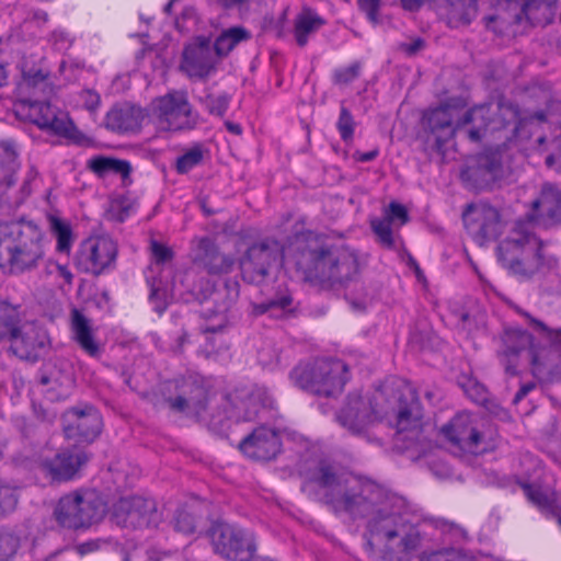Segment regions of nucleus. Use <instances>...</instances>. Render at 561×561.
<instances>
[{
  "mask_svg": "<svg viewBox=\"0 0 561 561\" xmlns=\"http://www.w3.org/2000/svg\"><path fill=\"white\" fill-rule=\"evenodd\" d=\"M317 489L335 514L367 518V546L387 561H410L419 548L417 528L401 513V501L376 482L348 473H339L320 463L302 485Z\"/></svg>",
  "mask_w": 561,
  "mask_h": 561,
  "instance_id": "nucleus-1",
  "label": "nucleus"
},
{
  "mask_svg": "<svg viewBox=\"0 0 561 561\" xmlns=\"http://www.w3.org/2000/svg\"><path fill=\"white\" fill-rule=\"evenodd\" d=\"M520 314L530 332L520 328H507L501 335L499 358L510 375H516L523 364L541 379L561 375V327L552 328L519 307Z\"/></svg>",
  "mask_w": 561,
  "mask_h": 561,
  "instance_id": "nucleus-2",
  "label": "nucleus"
},
{
  "mask_svg": "<svg viewBox=\"0 0 561 561\" xmlns=\"http://www.w3.org/2000/svg\"><path fill=\"white\" fill-rule=\"evenodd\" d=\"M460 102H448L430 110L424 115L425 126L433 137L437 151L454 138L456 130L467 128V137L472 142L482 140L488 130L495 131L512 126L515 135L526 123L518 106L512 103L482 104L469 110L462 118Z\"/></svg>",
  "mask_w": 561,
  "mask_h": 561,
  "instance_id": "nucleus-3",
  "label": "nucleus"
},
{
  "mask_svg": "<svg viewBox=\"0 0 561 561\" xmlns=\"http://www.w3.org/2000/svg\"><path fill=\"white\" fill-rule=\"evenodd\" d=\"M295 265L305 282L319 289H332L357 278V253L347 247H331L317 237L299 242Z\"/></svg>",
  "mask_w": 561,
  "mask_h": 561,
  "instance_id": "nucleus-4",
  "label": "nucleus"
},
{
  "mask_svg": "<svg viewBox=\"0 0 561 561\" xmlns=\"http://www.w3.org/2000/svg\"><path fill=\"white\" fill-rule=\"evenodd\" d=\"M45 256L44 234L32 221L0 222V270L20 274L36 268Z\"/></svg>",
  "mask_w": 561,
  "mask_h": 561,
  "instance_id": "nucleus-5",
  "label": "nucleus"
},
{
  "mask_svg": "<svg viewBox=\"0 0 561 561\" xmlns=\"http://www.w3.org/2000/svg\"><path fill=\"white\" fill-rule=\"evenodd\" d=\"M497 256L505 268L520 277H531L542 268H552L558 264L556 255L547 250L546 243L523 225L514 228L500 242Z\"/></svg>",
  "mask_w": 561,
  "mask_h": 561,
  "instance_id": "nucleus-6",
  "label": "nucleus"
},
{
  "mask_svg": "<svg viewBox=\"0 0 561 561\" xmlns=\"http://www.w3.org/2000/svg\"><path fill=\"white\" fill-rule=\"evenodd\" d=\"M347 373L346 364L340 359H318L297 365L290 373V379L302 390L330 397L342 391Z\"/></svg>",
  "mask_w": 561,
  "mask_h": 561,
  "instance_id": "nucleus-7",
  "label": "nucleus"
},
{
  "mask_svg": "<svg viewBox=\"0 0 561 561\" xmlns=\"http://www.w3.org/2000/svg\"><path fill=\"white\" fill-rule=\"evenodd\" d=\"M164 390L168 393L165 402L172 411L198 421L221 424V420L216 421L215 414L209 411L208 391L196 377L185 376L168 381Z\"/></svg>",
  "mask_w": 561,
  "mask_h": 561,
  "instance_id": "nucleus-8",
  "label": "nucleus"
},
{
  "mask_svg": "<svg viewBox=\"0 0 561 561\" xmlns=\"http://www.w3.org/2000/svg\"><path fill=\"white\" fill-rule=\"evenodd\" d=\"M104 512V503L95 492L75 491L60 497L54 515L60 526L78 529L99 522Z\"/></svg>",
  "mask_w": 561,
  "mask_h": 561,
  "instance_id": "nucleus-9",
  "label": "nucleus"
},
{
  "mask_svg": "<svg viewBox=\"0 0 561 561\" xmlns=\"http://www.w3.org/2000/svg\"><path fill=\"white\" fill-rule=\"evenodd\" d=\"M152 106L153 115L161 129L190 130L199 123V115L193 111L185 92H170L154 100Z\"/></svg>",
  "mask_w": 561,
  "mask_h": 561,
  "instance_id": "nucleus-10",
  "label": "nucleus"
},
{
  "mask_svg": "<svg viewBox=\"0 0 561 561\" xmlns=\"http://www.w3.org/2000/svg\"><path fill=\"white\" fill-rule=\"evenodd\" d=\"M283 256L282 244L272 238L263 239L248 248L240 260L243 280L250 284H262Z\"/></svg>",
  "mask_w": 561,
  "mask_h": 561,
  "instance_id": "nucleus-11",
  "label": "nucleus"
},
{
  "mask_svg": "<svg viewBox=\"0 0 561 561\" xmlns=\"http://www.w3.org/2000/svg\"><path fill=\"white\" fill-rule=\"evenodd\" d=\"M381 397V393H377L374 398L364 397L357 392L350 393L336 413V421L350 433L354 435L363 434L369 426L385 416L386 412L374 402Z\"/></svg>",
  "mask_w": 561,
  "mask_h": 561,
  "instance_id": "nucleus-12",
  "label": "nucleus"
},
{
  "mask_svg": "<svg viewBox=\"0 0 561 561\" xmlns=\"http://www.w3.org/2000/svg\"><path fill=\"white\" fill-rule=\"evenodd\" d=\"M216 553L228 560L247 561L255 550L250 533L237 525L216 522L208 530Z\"/></svg>",
  "mask_w": 561,
  "mask_h": 561,
  "instance_id": "nucleus-13",
  "label": "nucleus"
},
{
  "mask_svg": "<svg viewBox=\"0 0 561 561\" xmlns=\"http://www.w3.org/2000/svg\"><path fill=\"white\" fill-rule=\"evenodd\" d=\"M117 253V244L111 237L91 236L80 243L76 265L81 272L99 276L114 268Z\"/></svg>",
  "mask_w": 561,
  "mask_h": 561,
  "instance_id": "nucleus-14",
  "label": "nucleus"
},
{
  "mask_svg": "<svg viewBox=\"0 0 561 561\" xmlns=\"http://www.w3.org/2000/svg\"><path fill=\"white\" fill-rule=\"evenodd\" d=\"M508 171L500 150H486L471 158L461 170V180L472 190H486L502 181Z\"/></svg>",
  "mask_w": 561,
  "mask_h": 561,
  "instance_id": "nucleus-15",
  "label": "nucleus"
},
{
  "mask_svg": "<svg viewBox=\"0 0 561 561\" xmlns=\"http://www.w3.org/2000/svg\"><path fill=\"white\" fill-rule=\"evenodd\" d=\"M272 405L267 390L255 385L240 386L226 397L227 417L239 422L254 421L262 408Z\"/></svg>",
  "mask_w": 561,
  "mask_h": 561,
  "instance_id": "nucleus-16",
  "label": "nucleus"
},
{
  "mask_svg": "<svg viewBox=\"0 0 561 561\" xmlns=\"http://www.w3.org/2000/svg\"><path fill=\"white\" fill-rule=\"evenodd\" d=\"M462 220L468 233L481 244L496 239L504 227L499 209L483 202L468 205Z\"/></svg>",
  "mask_w": 561,
  "mask_h": 561,
  "instance_id": "nucleus-17",
  "label": "nucleus"
},
{
  "mask_svg": "<svg viewBox=\"0 0 561 561\" xmlns=\"http://www.w3.org/2000/svg\"><path fill=\"white\" fill-rule=\"evenodd\" d=\"M18 113L42 129L67 136L72 129L68 114L49 102L24 99L18 103Z\"/></svg>",
  "mask_w": 561,
  "mask_h": 561,
  "instance_id": "nucleus-18",
  "label": "nucleus"
},
{
  "mask_svg": "<svg viewBox=\"0 0 561 561\" xmlns=\"http://www.w3.org/2000/svg\"><path fill=\"white\" fill-rule=\"evenodd\" d=\"M438 433L455 453L477 454L483 440L472 416L466 412L456 414Z\"/></svg>",
  "mask_w": 561,
  "mask_h": 561,
  "instance_id": "nucleus-19",
  "label": "nucleus"
},
{
  "mask_svg": "<svg viewBox=\"0 0 561 561\" xmlns=\"http://www.w3.org/2000/svg\"><path fill=\"white\" fill-rule=\"evenodd\" d=\"M114 516L117 524L131 528L156 526L161 519L156 502L142 496L121 499L115 506Z\"/></svg>",
  "mask_w": 561,
  "mask_h": 561,
  "instance_id": "nucleus-20",
  "label": "nucleus"
},
{
  "mask_svg": "<svg viewBox=\"0 0 561 561\" xmlns=\"http://www.w3.org/2000/svg\"><path fill=\"white\" fill-rule=\"evenodd\" d=\"M64 417V432L68 439H75L77 443H91L101 433L102 417L92 407L73 408L67 411Z\"/></svg>",
  "mask_w": 561,
  "mask_h": 561,
  "instance_id": "nucleus-21",
  "label": "nucleus"
},
{
  "mask_svg": "<svg viewBox=\"0 0 561 561\" xmlns=\"http://www.w3.org/2000/svg\"><path fill=\"white\" fill-rule=\"evenodd\" d=\"M528 218L545 228L561 225V190L551 183H545L530 204Z\"/></svg>",
  "mask_w": 561,
  "mask_h": 561,
  "instance_id": "nucleus-22",
  "label": "nucleus"
},
{
  "mask_svg": "<svg viewBox=\"0 0 561 561\" xmlns=\"http://www.w3.org/2000/svg\"><path fill=\"white\" fill-rule=\"evenodd\" d=\"M218 58L206 42L187 45L180 69L192 79H206L216 71Z\"/></svg>",
  "mask_w": 561,
  "mask_h": 561,
  "instance_id": "nucleus-23",
  "label": "nucleus"
},
{
  "mask_svg": "<svg viewBox=\"0 0 561 561\" xmlns=\"http://www.w3.org/2000/svg\"><path fill=\"white\" fill-rule=\"evenodd\" d=\"M240 449L251 459L271 460L280 450V439L274 430L261 426L241 440Z\"/></svg>",
  "mask_w": 561,
  "mask_h": 561,
  "instance_id": "nucleus-24",
  "label": "nucleus"
},
{
  "mask_svg": "<svg viewBox=\"0 0 561 561\" xmlns=\"http://www.w3.org/2000/svg\"><path fill=\"white\" fill-rule=\"evenodd\" d=\"M422 420V405L412 393L409 400H400L396 416V428L398 434H407L408 439L417 438L423 427Z\"/></svg>",
  "mask_w": 561,
  "mask_h": 561,
  "instance_id": "nucleus-25",
  "label": "nucleus"
},
{
  "mask_svg": "<svg viewBox=\"0 0 561 561\" xmlns=\"http://www.w3.org/2000/svg\"><path fill=\"white\" fill-rule=\"evenodd\" d=\"M541 8H547V4L543 0H525L520 12H515L512 14L511 12L506 11L495 15H489L484 18V23L489 30L503 35L510 32V28L513 24L520 23L523 15H525L528 20L535 19V12L539 11Z\"/></svg>",
  "mask_w": 561,
  "mask_h": 561,
  "instance_id": "nucleus-26",
  "label": "nucleus"
},
{
  "mask_svg": "<svg viewBox=\"0 0 561 561\" xmlns=\"http://www.w3.org/2000/svg\"><path fill=\"white\" fill-rule=\"evenodd\" d=\"M142 118L140 107L125 103L116 105L107 112L105 126L117 133L134 131L140 127Z\"/></svg>",
  "mask_w": 561,
  "mask_h": 561,
  "instance_id": "nucleus-27",
  "label": "nucleus"
},
{
  "mask_svg": "<svg viewBox=\"0 0 561 561\" xmlns=\"http://www.w3.org/2000/svg\"><path fill=\"white\" fill-rule=\"evenodd\" d=\"M87 461L82 454L71 455L67 453L56 454L53 459H44L41 463L42 469L51 480H69L79 467Z\"/></svg>",
  "mask_w": 561,
  "mask_h": 561,
  "instance_id": "nucleus-28",
  "label": "nucleus"
},
{
  "mask_svg": "<svg viewBox=\"0 0 561 561\" xmlns=\"http://www.w3.org/2000/svg\"><path fill=\"white\" fill-rule=\"evenodd\" d=\"M71 332L75 341L91 357L101 355V346L94 337L90 320L78 309L71 312Z\"/></svg>",
  "mask_w": 561,
  "mask_h": 561,
  "instance_id": "nucleus-29",
  "label": "nucleus"
},
{
  "mask_svg": "<svg viewBox=\"0 0 561 561\" xmlns=\"http://www.w3.org/2000/svg\"><path fill=\"white\" fill-rule=\"evenodd\" d=\"M206 507L203 503L193 502L180 507L174 515V529L185 535L195 534L204 525Z\"/></svg>",
  "mask_w": 561,
  "mask_h": 561,
  "instance_id": "nucleus-30",
  "label": "nucleus"
},
{
  "mask_svg": "<svg viewBox=\"0 0 561 561\" xmlns=\"http://www.w3.org/2000/svg\"><path fill=\"white\" fill-rule=\"evenodd\" d=\"M199 250L202 253L198 260L209 274H226L231 271L233 260L220 253L211 240L202 239Z\"/></svg>",
  "mask_w": 561,
  "mask_h": 561,
  "instance_id": "nucleus-31",
  "label": "nucleus"
},
{
  "mask_svg": "<svg viewBox=\"0 0 561 561\" xmlns=\"http://www.w3.org/2000/svg\"><path fill=\"white\" fill-rule=\"evenodd\" d=\"M10 350L22 359H32L37 356V351L44 346V343L37 339L34 329L25 330L19 324L14 337H10Z\"/></svg>",
  "mask_w": 561,
  "mask_h": 561,
  "instance_id": "nucleus-32",
  "label": "nucleus"
},
{
  "mask_svg": "<svg viewBox=\"0 0 561 561\" xmlns=\"http://www.w3.org/2000/svg\"><path fill=\"white\" fill-rule=\"evenodd\" d=\"M477 13V0H447L446 19L450 27L470 24Z\"/></svg>",
  "mask_w": 561,
  "mask_h": 561,
  "instance_id": "nucleus-33",
  "label": "nucleus"
},
{
  "mask_svg": "<svg viewBox=\"0 0 561 561\" xmlns=\"http://www.w3.org/2000/svg\"><path fill=\"white\" fill-rule=\"evenodd\" d=\"M87 165L99 178L116 174L126 179L131 172V165L128 161L105 156L92 157L88 160Z\"/></svg>",
  "mask_w": 561,
  "mask_h": 561,
  "instance_id": "nucleus-34",
  "label": "nucleus"
},
{
  "mask_svg": "<svg viewBox=\"0 0 561 561\" xmlns=\"http://www.w3.org/2000/svg\"><path fill=\"white\" fill-rule=\"evenodd\" d=\"M47 220L56 239V251L69 255L76 240L71 222L54 214L48 215Z\"/></svg>",
  "mask_w": 561,
  "mask_h": 561,
  "instance_id": "nucleus-35",
  "label": "nucleus"
},
{
  "mask_svg": "<svg viewBox=\"0 0 561 561\" xmlns=\"http://www.w3.org/2000/svg\"><path fill=\"white\" fill-rule=\"evenodd\" d=\"M324 24V20L313 10L304 8L295 19V38L300 47L308 43L309 35L317 32Z\"/></svg>",
  "mask_w": 561,
  "mask_h": 561,
  "instance_id": "nucleus-36",
  "label": "nucleus"
},
{
  "mask_svg": "<svg viewBox=\"0 0 561 561\" xmlns=\"http://www.w3.org/2000/svg\"><path fill=\"white\" fill-rule=\"evenodd\" d=\"M21 89L25 91L34 90V94L42 93L48 95L53 92L51 84L49 82V72L39 69H27L26 66H22V83Z\"/></svg>",
  "mask_w": 561,
  "mask_h": 561,
  "instance_id": "nucleus-37",
  "label": "nucleus"
},
{
  "mask_svg": "<svg viewBox=\"0 0 561 561\" xmlns=\"http://www.w3.org/2000/svg\"><path fill=\"white\" fill-rule=\"evenodd\" d=\"M22 321L20 307L0 300V341L14 337Z\"/></svg>",
  "mask_w": 561,
  "mask_h": 561,
  "instance_id": "nucleus-38",
  "label": "nucleus"
},
{
  "mask_svg": "<svg viewBox=\"0 0 561 561\" xmlns=\"http://www.w3.org/2000/svg\"><path fill=\"white\" fill-rule=\"evenodd\" d=\"M250 37L249 32L241 26L230 27L224 31L215 42V55L219 59L227 56L240 42Z\"/></svg>",
  "mask_w": 561,
  "mask_h": 561,
  "instance_id": "nucleus-39",
  "label": "nucleus"
},
{
  "mask_svg": "<svg viewBox=\"0 0 561 561\" xmlns=\"http://www.w3.org/2000/svg\"><path fill=\"white\" fill-rule=\"evenodd\" d=\"M0 148L2 150V159L7 162L4 180L8 185H11L14 182L13 175L20 168L18 146L13 140H3L0 144Z\"/></svg>",
  "mask_w": 561,
  "mask_h": 561,
  "instance_id": "nucleus-40",
  "label": "nucleus"
},
{
  "mask_svg": "<svg viewBox=\"0 0 561 561\" xmlns=\"http://www.w3.org/2000/svg\"><path fill=\"white\" fill-rule=\"evenodd\" d=\"M228 307L222 304L216 311L210 308L203 309V316L206 319V324L202 328L204 333H217L220 332L228 323L227 316Z\"/></svg>",
  "mask_w": 561,
  "mask_h": 561,
  "instance_id": "nucleus-41",
  "label": "nucleus"
},
{
  "mask_svg": "<svg viewBox=\"0 0 561 561\" xmlns=\"http://www.w3.org/2000/svg\"><path fill=\"white\" fill-rule=\"evenodd\" d=\"M291 296L287 289L279 290L275 297L268 298L263 302L253 304L252 312L256 316L263 314L272 309L284 310L291 305Z\"/></svg>",
  "mask_w": 561,
  "mask_h": 561,
  "instance_id": "nucleus-42",
  "label": "nucleus"
},
{
  "mask_svg": "<svg viewBox=\"0 0 561 561\" xmlns=\"http://www.w3.org/2000/svg\"><path fill=\"white\" fill-rule=\"evenodd\" d=\"M204 158V150L201 145H194L176 159L175 169L179 173L185 174L201 164Z\"/></svg>",
  "mask_w": 561,
  "mask_h": 561,
  "instance_id": "nucleus-43",
  "label": "nucleus"
},
{
  "mask_svg": "<svg viewBox=\"0 0 561 561\" xmlns=\"http://www.w3.org/2000/svg\"><path fill=\"white\" fill-rule=\"evenodd\" d=\"M421 561H474V559L462 549L451 548L425 554L421 558Z\"/></svg>",
  "mask_w": 561,
  "mask_h": 561,
  "instance_id": "nucleus-44",
  "label": "nucleus"
},
{
  "mask_svg": "<svg viewBox=\"0 0 561 561\" xmlns=\"http://www.w3.org/2000/svg\"><path fill=\"white\" fill-rule=\"evenodd\" d=\"M370 227L383 247L388 249L393 248L394 240L390 218H373L370 220Z\"/></svg>",
  "mask_w": 561,
  "mask_h": 561,
  "instance_id": "nucleus-45",
  "label": "nucleus"
},
{
  "mask_svg": "<svg viewBox=\"0 0 561 561\" xmlns=\"http://www.w3.org/2000/svg\"><path fill=\"white\" fill-rule=\"evenodd\" d=\"M20 546L19 538L9 531L0 530V561H10Z\"/></svg>",
  "mask_w": 561,
  "mask_h": 561,
  "instance_id": "nucleus-46",
  "label": "nucleus"
},
{
  "mask_svg": "<svg viewBox=\"0 0 561 561\" xmlns=\"http://www.w3.org/2000/svg\"><path fill=\"white\" fill-rule=\"evenodd\" d=\"M204 104L209 114L222 117L230 104V96L227 93H221L218 95L208 94Z\"/></svg>",
  "mask_w": 561,
  "mask_h": 561,
  "instance_id": "nucleus-47",
  "label": "nucleus"
},
{
  "mask_svg": "<svg viewBox=\"0 0 561 561\" xmlns=\"http://www.w3.org/2000/svg\"><path fill=\"white\" fill-rule=\"evenodd\" d=\"M336 127H337L341 138L345 142H348L353 139L355 123H354L351 112L344 106L341 107L340 117L337 119Z\"/></svg>",
  "mask_w": 561,
  "mask_h": 561,
  "instance_id": "nucleus-48",
  "label": "nucleus"
},
{
  "mask_svg": "<svg viewBox=\"0 0 561 561\" xmlns=\"http://www.w3.org/2000/svg\"><path fill=\"white\" fill-rule=\"evenodd\" d=\"M18 496L14 489L0 483V515L11 513L15 510Z\"/></svg>",
  "mask_w": 561,
  "mask_h": 561,
  "instance_id": "nucleus-49",
  "label": "nucleus"
},
{
  "mask_svg": "<svg viewBox=\"0 0 561 561\" xmlns=\"http://www.w3.org/2000/svg\"><path fill=\"white\" fill-rule=\"evenodd\" d=\"M359 71L360 65L358 62L337 69L334 71V82L337 84L351 83L359 76Z\"/></svg>",
  "mask_w": 561,
  "mask_h": 561,
  "instance_id": "nucleus-50",
  "label": "nucleus"
},
{
  "mask_svg": "<svg viewBox=\"0 0 561 561\" xmlns=\"http://www.w3.org/2000/svg\"><path fill=\"white\" fill-rule=\"evenodd\" d=\"M151 253L156 264L162 265L165 264L173 259V251L171 248L158 242H151Z\"/></svg>",
  "mask_w": 561,
  "mask_h": 561,
  "instance_id": "nucleus-51",
  "label": "nucleus"
},
{
  "mask_svg": "<svg viewBox=\"0 0 561 561\" xmlns=\"http://www.w3.org/2000/svg\"><path fill=\"white\" fill-rule=\"evenodd\" d=\"M436 527L442 530V533L449 535L453 539H462L466 537V530L458 524L454 522H449L446 519H439L436 523Z\"/></svg>",
  "mask_w": 561,
  "mask_h": 561,
  "instance_id": "nucleus-52",
  "label": "nucleus"
},
{
  "mask_svg": "<svg viewBox=\"0 0 561 561\" xmlns=\"http://www.w3.org/2000/svg\"><path fill=\"white\" fill-rule=\"evenodd\" d=\"M79 101L88 111L94 112L100 106L101 98L95 91L87 89L79 93Z\"/></svg>",
  "mask_w": 561,
  "mask_h": 561,
  "instance_id": "nucleus-53",
  "label": "nucleus"
},
{
  "mask_svg": "<svg viewBox=\"0 0 561 561\" xmlns=\"http://www.w3.org/2000/svg\"><path fill=\"white\" fill-rule=\"evenodd\" d=\"M385 218H390L391 222L394 219H398L400 221V225H404L409 220L405 207L396 202L390 203L388 210L386 211Z\"/></svg>",
  "mask_w": 561,
  "mask_h": 561,
  "instance_id": "nucleus-54",
  "label": "nucleus"
},
{
  "mask_svg": "<svg viewBox=\"0 0 561 561\" xmlns=\"http://www.w3.org/2000/svg\"><path fill=\"white\" fill-rule=\"evenodd\" d=\"M525 495L536 505L546 506L549 503V500L546 494H543L538 488H535L529 484L523 485Z\"/></svg>",
  "mask_w": 561,
  "mask_h": 561,
  "instance_id": "nucleus-55",
  "label": "nucleus"
},
{
  "mask_svg": "<svg viewBox=\"0 0 561 561\" xmlns=\"http://www.w3.org/2000/svg\"><path fill=\"white\" fill-rule=\"evenodd\" d=\"M359 8L366 12L368 19L373 22H377L378 10L380 7V0H358Z\"/></svg>",
  "mask_w": 561,
  "mask_h": 561,
  "instance_id": "nucleus-56",
  "label": "nucleus"
},
{
  "mask_svg": "<svg viewBox=\"0 0 561 561\" xmlns=\"http://www.w3.org/2000/svg\"><path fill=\"white\" fill-rule=\"evenodd\" d=\"M51 39L57 49H66L71 45L68 34L62 31L53 32Z\"/></svg>",
  "mask_w": 561,
  "mask_h": 561,
  "instance_id": "nucleus-57",
  "label": "nucleus"
},
{
  "mask_svg": "<svg viewBox=\"0 0 561 561\" xmlns=\"http://www.w3.org/2000/svg\"><path fill=\"white\" fill-rule=\"evenodd\" d=\"M424 47V41L420 37L413 39L411 43H403L401 49L409 56L415 55Z\"/></svg>",
  "mask_w": 561,
  "mask_h": 561,
  "instance_id": "nucleus-58",
  "label": "nucleus"
},
{
  "mask_svg": "<svg viewBox=\"0 0 561 561\" xmlns=\"http://www.w3.org/2000/svg\"><path fill=\"white\" fill-rule=\"evenodd\" d=\"M100 545H101L100 540H90V541L82 542V543L78 545L77 551L80 554H87V553L98 550L100 548Z\"/></svg>",
  "mask_w": 561,
  "mask_h": 561,
  "instance_id": "nucleus-59",
  "label": "nucleus"
},
{
  "mask_svg": "<svg viewBox=\"0 0 561 561\" xmlns=\"http://www.w3.org/2000/svg\"><path fill=\"white\" fill-rule=\"evenodd\" d=\"M378 154H379V150L373 149L367 152L356 151L354 153V157L359 162H368V161H373L374 159H376Z\"/></svg>",
  "mask_w": 561,
  "mask_h": 561,
  "instance_id": "nucleus-60",
  "label": "nucleus"
},
{
  "mask_svg": "<svg viewBox=\"0 0 561 561\" xmlns=\"http://www.w3.org/2000/svg\"><path fill=\"white\" fill-rule=\"evenodd\" d=\"M534 388L535 385L531 382L523 385L514 397V403H518L520 400H523Z\"/></svg>",
  "mask_w": 561,
  "mask_h": 561,
  "instance_id": "nucleus-61",
  "label": "nucleus"
},
{
  "mask_svg": "<svg viewBox=\"0 0 561 561\" xmlns=\"http://www.w3.org/2000/svg\"><path fill=\"white\" fill-rule=\"evenodd\" d=\"M56 270L59 276L62 277L67 284L72 283L73 275L66 265L56 264Z\"/></svg>",
  "mask_w": 561,
  "mask_h": 561,
  "instance_id": "nucleus-62",
  "label": "nucleus"
},
{
  "mask_svg": "<svg viewBox=\"0 0 561 561\" xmlns=\"http://www.w3.org/2000/svg\"><path fill=\"white\" fill-rule=\"evenodd\" d=\"M474 396L469 393V396L477 402H483L486 398V391L482 386L476 385L473 387Z\"/></svg>",
  "mask_w": 561,
  "mask_h": 561,
  "instance_id": "nucleus-63",
  "label": "nucleus"
},
{
  "mask_svg": "<svg viewBox=\"0 0 561 561\" xmlns=\"http://www.w3.org/2000/svg\"><path fill=\"white\" fill-rule=\"evenodd\" d=\"M225 125H226L227 129H228L230 133L234 134V135H240V134H241V131H242V128H241V126H240L239 124H236V123H232V122L227 121V122L225 123Z\"/></svg>",
  "mask_w": 561,
  "mask_h": 561,
  "instance_id": "nucleus-64",
  "label": "nucleus"
}]
</instances>
